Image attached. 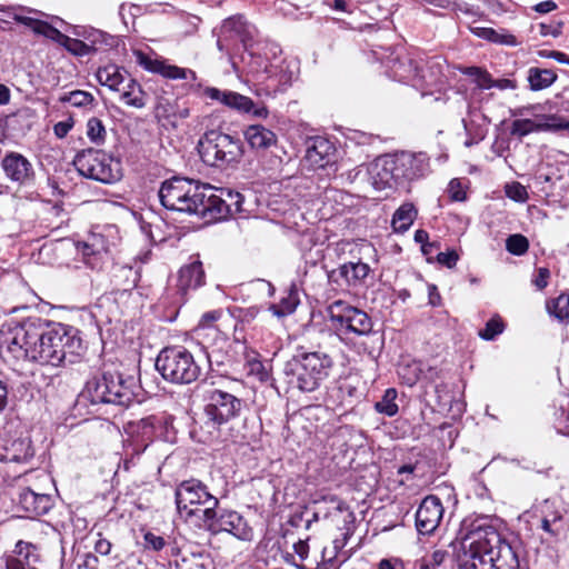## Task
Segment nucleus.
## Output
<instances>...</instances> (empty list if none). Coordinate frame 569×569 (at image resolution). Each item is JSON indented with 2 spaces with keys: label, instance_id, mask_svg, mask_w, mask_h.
I'll return each mask as SVG.
<instances>
[{
  "label": "nucleus",
  "instance_id": "30",
  "mask_svg": "<svg viewBox=\"0 0 569 569\" xmlns=\"http://www.w3.org/2000/svg\"><path fill=\"white\" fill-rule=\"evenodd\" d=\"M34 456V450L30 438H17L10 440L4 446V453L2 460L7 462L26 463L29 462Z\"/></svg>",
  "mask_w": 569,
  "mask_h": 569
},
{
  "label": "nucleus",
  "instance_id": "17",
  "mask_svg": "<svg viewBox=\"0 0 569 569\" xmlns=\"http://www.w3.org/2000/svg\"><path fill=\"white\" fill-rule=\"evenodd\" d=\"M203 527L212 533L224 531L242 540L248 539L250 533V529L243 517L237 511L227 509L219 511L213 509L210 519H207Z\"/></svg>",
  "mask_w": 569,
  "mask_h": 569
},
{
  "label": "nucleus",
  "instance_id": "38",
  "mask_svg": "<svg viewBox=\"0 0 569 569\" xmlns=\"http://www.w3.org/2000/svg\"><path fill=\"white\" fill-rule=\"evenodd\" d=\"M449 558V552L445 548H433L426 552L420 559H417L418 569H439Z\"/></svg>",
  "mask_w": 569,
  "mask_h": 569
},
{
  "label": "nucleus",
  "instance_id": "63",
  "mask_svg": "<svg viewBox=\"0 0 569 569\" xmlns=\"http://www.w3.org/2000/svg\"><path fill=\"white\" fill-rule=\"evenodd\" d=\"M221 315H222L221 310H211V311L204 312L200 319L199 326L209 327L211 323H213L218 319H220Z\"/></svg>",
  "mask_w": 569,
  "mask_h": 569
},
{
  "label": "nucleus",
  "instance_id": "44",
  "mask_svg": "<svg viewBox=\"0 0 569 569\" xmlns=\"http://www.w3.org/2000/svg\"><path fill=\"white\" fill-rule=\"evenodd\" d=\"M535 516L540 519H550L551 521H561L562 516L560 511L556 508L555 502L546 499L540 503L535 506Z\"/></svg>",
  "mask_w": 569,
  "mask_h": 569
},
{
  "label": "nucleus",
  "instance_id": "45",
  "mask_svg": "<svg viewBox=\"0 0 569 569\" xmlns=\"http://www.w3.org/2000/svg\"><path fill=\"white\" fill-rule=\"evenodd\" d=\"M61 102H69L73 107L82 108L91 106L94 102V97L83 90H74L60 97Z\"/></svg>",
  "mask_w": 569,
  "mask_h": 569
},
{
  "label": "nucleus",
  "instance_id": "16",
  "mask_svg": "<svg viewBox=\"0 0 569 569\" xmlns=\"http://www.w3.org/2000/svg\"><path fill=\"white\" fill-rule=\"evenodd\" d=\"M430 171V159L426 152H393V179L408 181L425 177Z\"/></svg>",
  "mask_w": 569,
  "mask_h": 569
},
{
  "label": "nucleus",
  "instance_id": "39",
  "mask_svg": "<svg viewBox=\"0 0 569 569\" xmlns=\"http://www.w3.org/2000/svg\"><path fill=\"white\" fill-rule=\"evenodd\" d=\"M299 305L298 295L295 290H289L284 297L280 299L278 303H273L269 307V310L278 318H282L291 315Z\"/></svg>",
  "mask_w": 569,
  "mask_h": 569
},
{
  "label": "nucleus",
  "instance_id": "64",
  "mask_svg": "<svg viewBox=\"0 0 569 569\" xmlns=\"http://www.w3.org/2000/svg\"><path fill=\"white\" fill-rule=\"evenodd\" d=\"M72 126L71 121H59L53 126V132L58 138L62 139L69 133Z\"/></svg>",
  "mask_w": 569,
  "mask_h": 569
},
{
  "label": "nucleus",
  "instance_id": "50",
  "mask_svg": "<svg viewBox=\"0 0 569 569\" xmlns=\"http://www.w3.org/2000/svg\"><path fill=\"white\" fill-rule=\"evenodd\" d=\"M388 163V156H383L378 158L375 169H378L380 166L382 167L381 171H377L378 180L375 183L378 188H386L389 186L391 181V171L388 170L385 166Z\"/></svg>",
  "mask_w": 569,
  "mask_h": 569
},
{
  "label": "nucleus",
  "instance_id": "42",
  "mask_svg": "<svg viewBox=\"0 0 569 569\" xmlns=\"http://www.w3.org/2000/svg\"><path fill=\"white\" fill-rule=\"evenodd\" d=\"M70 53L77 57H84L93 54L98 51V48L94 46H89L88 42H84L79 39L67 37L62 44Z\"/></svg>",
  "mask_w": 569,
  "mask_h": 569
},
{
  "label": "nucleus",
  "instance_id": "11",
  "mask_svg": "<svg viewBox=\"0 0 569 569\" xmlns=\"http://www.w3.org/2000/svg\"><path fill=\"white\" fill-rule=\"evenodd\" d=\"M328 318L331 327L340 336L349 338L353 336H366L372 330V321L370 317L361 309L350 303L336 300L328 308Z\"/></svg>",
  "mask_w": 569,
  "mask_h": 569
},
{
  "label": "nucleus",
  "instance_id": "28",
  "mask_svg": "<svg viewBox=\"0 0 569 569\" xmlns=\"http://www.w3.org/2000/svg\"><path fill=\"white\" fill-rule=\"evenodd\" d=\"M204 271L200 260H193L180 268L178 274V291L186 296L190 290H196L204 284Z\"/></svg>",
  "mask_w": 569,
  "mask_h": 569
},
{
  "label": "nucleus",
  "instance_id": "59",
  "mask_svg": "<svg viewBox=\"0 0 569 569\" xmlns=\"http://www.w3.org/2000/svg\"><path fill=\"white\" fill-rule=\"evenodd\" d=\"M541 529L551 537H556L561 531V521H551L550 519H540Z\"/></svg>",
  "mask_w": 569,
  "mask_h": 569
},
{
  "label": "nucleus",
  "instance_id": "46",
  "mask_svg": "<svg viewBox=\"0 0 569 569\" xmlns=\"http://www.w3.org/2000/svg\"><path fill=\"white\" fill-rule=\"evenodd\" d=\"M539 131L558 132L569 129V121L556 114L546 116L538 120Z\"/></svg>",
  "mask_w": 569,
  "mask_h": 569
},
{
  "label": "nucleus",
  "instance_id": "34",
  "mask_svg": "<svg viewBox=\"0 0 569 569\" xmlns=\"http://www.w3.org/2000/svg\"><path fill=\"white\" fill-rule=\"evenodd\" d=\"M471 32L476 37L485 39L496 44L517 47L521 43L516 36H513L506 29L496 30L493 28L487 27H473L471 28Z\"/></svg>",
  "mask_w": 569,
  "mask_h": 569
},
{
  "label": "nucleus",
  "instance_id": "3",
  "mask_svg": "<svg viewBox=\"0 0 569 569\" xmlns=\"http://www.w3.org/2000/svg\"><path fill=\"white\" fill-rule=\"evenodd\" d=\"M445 67L440 57L422 58L412 53H398L393 60V81L425 97L445 83Z\"/></svg>",
  "mask_w": 569,
  "mask_h": 569
},
{
  "label": "nucleus",
  "instance_id": "18",
  "mask_svg": "<svg viewBox=\"0 0 569 569\" xmlns=\"http://www.w3.org/2000/svg\"><path fill=\"white\" fill-rule=\"evenodd\" d=\"M4 177L18 186H31L36 179L32 163L20 152L9 151L1 159Z\"/></svg>",
  "mask_w": 569,
  "mask_h": 569
},
{
  "label": "nucleus",
  "instance_id": "9",
  "mask_svg": "<svg viewBox=\"0 0 569 569\" xmlns=\"http://www.w3.org/2000/svg\"><path fill=\"white\" fill-rule=\"evenodd\" d=\"M156 369L167 381L188 385L196 381L201 372L193 355L183 347H170L160 351Z\"/></svg>",
  "mask_w": 569,
  "mask_h": 569
},
{
  "label": "nucleus",
  "instance_id": "58",
  "mask_svg": "<svg viewBox=\"0 0 569 569\" xmlns=\"http://www.w3.org/2000/svg\"><path fill=\"white\" fill-rule=\"evenodd\" d=\"M550 278V271L548 268H539L537 274L532 279V283L539 289L542 290L548 286V280Z\"/></svg>",
  "mask_w": 569,
  "mask_h": 569
},
{
  "label": "nucleus",
  "instance_id": "23",
  "mask_svg": "<svg viewBox=\"0 0 569 569\" xmlns=\"http://www.w3.org/2000/svg\"><path fill=\"white\" fill-rule=\"evenodd\" d=\"M335 147L322 137L310 138L307 142L305 161L311 169H326L335 164Z\"/></svg>",
  "mask_w": 569,
  "mask_h": 569
},
{
  "label": "nucleus",
  "instance_id": "33",
  "mask_svg": "<svg viewBox=\"0 0 569 569\" xmlns=\"http://www.w3.org/2000/svg\"><path fill=\"white\" fill-rule=\"evenodd\" d=\"M128 77L130 74L116 64L100 67L96 73V78L101 86L116 92L121 91V87L127 82Z\"/></svg>",
  "mask_w": 569,
  "mask_h": 569
},
{
  "label": "nucleus",
  "instance_id": "22",
  "mask_svg": "<svg viewBox=\"0 0 569 569\" xmlns=\"http://www.w3.org/2000/svg\"><path fill=\"white\" fill-rule=\"evenodd\" d=\"M254 36V27L248 23L240 14L226 19L221 26V38L218 39L217 46L223 51L226 40L238 39L244 49L250 46Z\"/></svg>",
  "mask_w": 569,
  "mask_h": 569
},
{
  "label": "nucleus",
  "instance_id": "43",
  "mask_svg": "<svg viewBox=\"0 0 569 569\" xmlns=\"http://www.w3.org/2000/svg\"><path fill=\"white\" fill-rule=\"evenodd\" d=\"M506 249L513 256H523L529 249V240L521 233L510 234L506 239Z\"/></svg>",
  "mask_w": 569,
  "mask_h": 569
},
{
  "label": "nucleus",
  "instance_id": "56",
  "mask_svg": "<svg viewBox=\"0 0 569 569\" xmlns=\"http://www.w3.org/2000/svg\"><path fill=\"white\" fill-rule=\"evenodd\" d=\"M448 193L451 200L462 201L466 199V192L458 179H452L448 186Z\"/></svg>",
  "mask_w": 569,
  "mask_h": 569
},
{
  "label": "nucleus",
  "instance_id": "60",
  "mask_svg": "<svg viewBox=\"0 0 569 569\" xmlns=\"http://www.w3.org/2000/svg\"><path fill=\"white\" fill-rule=\"evenodd\" d=\"M462 123H463V128H465L467 134L469 136V138L465 141L466 147L469 148V147L478 143L479 141H481L485 138V133L481 131H479L475 136H472L471 134V123L468 122L467 120L463 119Z\"/></svg>",
  "mask_w": 569,
  "mask_h": 569
},
{
  "label": "nucleus",
  "instance_id": "13",
  "mask_svg": "<svg viewBox=\"0 0 569 569\" xmlns=\"http://www.w3.org/2000/svg\"><path fill=\"white\" fill-rule=\"evenodd\" d=\"M49 336L47 337L50 351L57 350V357L51 366H59L64 360L70 363L76 361V358L80 356L83 350L82 339L79 335V330L62 323H49L48 322Z\"/></svg>",
  "mask_w": 569,
  "mask_h": 569
},
{
  "label": "nucleus",
  "instance_id": "27",
  "mask_svg": "<svg viewBox=\"0 0 569 569\" xmlns=\"http://www.w3.org/2000/svg\"><path fill=\"white\" fill-rule=\"evenodd\" d=\"M53 500L50 495L38 493L30 488H23L18 496V508L26 518H37L48 513L52 508Z\"/></svg>",
  "mask_w": 569,
  "mask_h": 569
},
{
  "label": "nucleus",
  "instance_id": "36",
  "mask_svg": "<svg viewBox=\"0 0 569 569\" xmlns=\"http://www.w3.org/2000/svg\"><path fill=\"white\" fill-rule=\"evenodd\" d=\"M418 216V210L411 202L401 204L393 212V232H406Z\"/></svg>",
  "mask_w": 569,
  "mask_h": 569
},
{
  "label": "nucleus",
  "instance_id": "1",
  "mask_svg": "<svg viewBox=\"0 0 569 569\" xmlns=\"http://www.w3.org/2000/svg\"><path fill=\"white\" fill-rule=\"evenodd\" d=\"M496 520L486 516L466 518L459 538L468 551L459 569H518V556L501 537Z\"/></svg>",
  "mask_w": 569,
  "mask_h": 569
},
{
  "label": "nucleus",
  "instance_id": "35",
  "mask_svg": "<svg viewBox=\"0 0 569 569\" xmlns=\"http://www.w3.org/2000/svg\"><path fill=\"white\" fill-rule=\"evenodd\" d=\"M539 179L552 184L563 181V186L567 188L569 181V156L562 154L559 159L549 163L548 171L545 174H540Z\"/></svg>",
  "mask_w": 569,
  "mask_h": 569
},
{
  "label": "nucleus",
  "instance_id": "4",
  "mask_svg": "<svg viewBox=\"0 0 569 569\" xmlns=\"http://www.w3.org/2000/svg\"><path fill=\"white\" fill-rule=\"evenodd\" d=\"M207 191H210V184L176 176L161 183L158 196L166 209L203 219L206 199H210Z\"/></svg>",
  "mask_w": 569,
  "mask_h": 569
},
{
  "label": "nucleus",
  "instance_id": "6",
  "mask_svg": "<svg viewBox=\"0 0 569 569\" xmlns=\"http://www.w3.org/2000/svg\"><path fill=\"white\" fill-rule=\"evenodd\" d=\"M133 377H124L117 370L103 369L90 378L82 391V397L92 405L108 403L129 406L136 398Z\"/></svg>",
  "mask_w": 569,
  "mask_h": 569
},
{
  "label": "nucleus",
  "instance_id": "2",
  "mask_svg": "<svg viewBox=\"0 0 569 569\" xmlns=\"http://www.w3.org/2000/svg\"><path fill=\"white\" fill-rule=\"evenodd\" d=\"M48 322L40 318H28L21 323L3 327L0 331V353L6 360L32 361L51 365L58 355L50 351L47 340Z\"/></svg>",
  "mask_w": 569,
  "mask_h": 569
},
{
  "label": "nucleus",
  "instance_id": "40",
  "mask_svg": "<svg viewBox=\"0 0 569 569\" xmlns=\"http://www.w3.org/2000/svg\"><path fill=\"white\" fill-rule=\"evenodd\" d=\"M549 315L562 323H569V295L561 293L556 299L547 302Z\"/></svg>",
  "mask_w": 569,
  "mask_h": 569
},
{
  "label": "nucleus",
  "instance_id": "51",
  "mask_svg": "<svg viewBox=\"0 0 569 569\" xmlns=\"http://www.w3.org/2000/svg\"><path fill=\"white\" fill-rule=\"evenodd\" d=\"M38 34H42L46 38H49L56 42H58L59 44H63L64 40L67 39L68 36L63 34L62 32H60L57 28L52 27L51 24H49L48 22L46 21H42L38 31H37Z\"/></svg>",
  "mask_w": 569,
  "mask_h": 569
},
{
  "label": "nucleus",
  "instance_id": "25",
  "mask_svg": "<svg viewBox=\"0 0 569 569\" xmlns=\"http://www.w3.org/2000/svg\"><path fill=\"white\" fill-rule=\"evenodd\" d=\"M369 266L363 262H348L328 271V280L340 288L358 287L369 273Z\"/></svg>",
  "mask_w": 569,
  "mask_h": 569
},
{
  "label": "nucleus",
  "instance_id": "21",
  "mask_svg": "<svg viewBox=\"0 0 569 569\" xmlns=\"http://www.w3.org/2000/svg\"><path fill=\"white\" fill-rule=\"evenodd\" d=\"M163 425V419L156 416H148L127 425L126 431L133 438L134 451L140 453L153 441L157 430Z\"/></svg>",
  "mask_w": 569,
  "mask_h": 569
},
{
  "label": "nucleus",
  "instance_id": "47",
  "mask_svg": "<svg viewBox=\"0 0 569 569\" xmlns=\"http://www.w3.org/2000/svg\"><path fill=\"white\" fill-rule=\"evenodd\" d=\"M397 373L400 380L408 385L412 386L417 382L420 373L419 366L416 362L412 363H399Z\"/></svg>",
  "mask_w": 569,
  "mask_h": 569
},
{
  "label": "nucleus",
  "instance_id": "49",
  "mask_svg": "<svg viewBox=\"0 0 569 569\" xmlns=\"http://www.w3.org/2000/svg\"><path fill=\"white\" fill-rule=\"evenodd\" d=\"M503 329L505 325L501 318L499 316H495L486 323L485 329L479 331V336L483 340L491 341L502 333Z\"/></svg>",
  "mask_w": 569,
  "mask_h": 569
},
{
  "label": "nucleus",
  "instance_id": "7",
  "mask_svg": "<svg viewBox=\"0 0 569 569\" xmlns=\"http://www.w3.org/2000/svg\"><path fill=\"white\" fill-rule=\"evenodd\" d=\"M174 497L178 512L187 520L196 518L202 525L210 519L213 509H217L219 505L218 498L211 495L207 486L197 479L179 483Z\"/></svg>",
  "mask_w": 569,
  "mask_h": 569
},
{
  "label": "nucleus",
  "instance_id": "5",
  "mask_svg": "<svg viewBox=\"0 0 569 569\" xmlns=\"http://www.w3.org/2000/svg\"><path fill=\"white\" fill-rule=\"evenodd\" d=\"M332 367L333 360L328 353L303 352L286 362L283 375L290 387L301 392H312L328 379Z\"/></svg>",
  "mask_w": 569,
  "mask_h": 569
},
{
  "label": "nucleus",
  "instance_id": "12",
  "mask_svg": "<svg viewBox=\"0 0 569 569\" xmlns=\"http://www.w3.org/2000/svg\"><path fill=\"white\" fill-rule=\"evenodd\" d=\"M243 406V400L237 396L221 389H213L206 397L204 425L212 430H219L221 426L238 418Z\"/></svg>",
  "mask_w": 569,
  "mask_h": 569
},
{
  "label": "nucleus",
  "instance_id": "8",
  "mask_svg": "<svg viewBox=\"0 0 569 569\" xmlns=\"http://www.w3.org/2000/svg\"><path fill=\"white\" fill-rule=\"evenodd\" d=\"M198 150L206 164L226 168L240 161L243 154V144L237 137L218 130H209L200 138Z\"/></svg>",
  "mask_w": 569,
  "mask_h": 569
},
{
  "label": "nucleus",
  "instance_id": "31",
  "mask_svg": "<svg viewBox=\"0 0 569 569\" xmlns=\"http://www.w3.org/2000/svg\"><path fill=\"white\" fill-rule=\"evenodd\" d=\"M243 134L249 146L256 150H266L277 143L276 133L261 124L247 127Z\"/></svg>",
  "mask_w": 569,
  "mask_h": 569
},
{
  "label": "nucleus",
  "instance_id": "41",
  "mask_svg": "<svg viewBox=\"0 0 569 569\" xmlns=\"http://www.w3.org/2000/svg\"><path fill=\"white\" fill-rule=\"evenodd\" d=\"M86 133L88 139L97 146L102 144L107 138V130L103 122L96 117H92L87 121Z\"/></svg>",
  "mask_w": 569,
  "mask_h": 569
},
{
  "label": "nucleus",
  "instance_id": "52",
  "mask_svg": "<svg viewBox=\"0 0 569 569\" xmlns=\"http://www.w3.org/2000/svg\"><path fill=\"white\" fill-rule=\"evenodd\" d=\"M506 194L511 200L525 202L528 199L526 188L519 182H512L506 186Z\"/></svg>",
  "mask_w": 569,
  "mask_h": 569
},
{
  "label": "nucleus",
  "instance_id": "14",
  "mask_svg": "<svg viewBox=\"0 0 569 569\" xmlns=\"http://www.w3.org/2000/svg\"><path fill=\"white\" fill-rule=\"evenodd\" d=\"M206 210L203 219L207 221H218L228 218L234 213L243 211V196L231 189H216L210 186L207 191Z\"/></svg>",
  "mask_w": 569,
  "mask_h": 569
},
{
  "label": "nucleus",
  "instance_id": "10",
  "mask_svg": "<svg viewBox=\"0 0 569 569\" xmlns=\"http://www.w3.org/2000/svg\"><path fill=\"white\" fill-rule=\"evenodd\" d=\"M73 164L81 176L102 183H114L122 177L120 160L99 149L88 148L79 151Z\"/></svg>",
  "mask_w": 569,
  "mask_h": 569
},
{
  "label": "nucleus",
  "instance_id": "29",
  "mask_svg": "<svg viewBox=\"0 0 569 569\" xmlns=\"http://www.w3.org/2000/svg\"><path fill=\"white\" fill-rule=\"evenodd\" d=\"M293 63L287 60H282L279 64H270L266 68L268 73L267 87L273 92H282L291 86L292 80L296 76Z\"/></svg>",
  "mask_w": 569,
  "mask_h": 569
},
{
  "label": "nucleus",
  "instance_id": "26",
  "mask_svg": "<svg viewBox=\"0 0 569 569\" xmlns=\"http://www.w3.org/2000/svg\"><path fill=\"white\" fill-rule=\"evenodd\" d=\"M40 553L36 545L19 540L10 555L6 556V569H39Z\"/></svg>",
  "mask_w": 569,
  "mask_h": 569
},
{
  "label": "nucleus",
  "instance_id": "61",
  "mask_svg": "<svg viewBox=\"0 0 569 569\" xmlns=\"http://www.w3.org/2000/svg\"><path fill=\"white\" fill-rule=\"evenodd\" d=\"M13 20L19 22V23H22L29 28H31L36 33L42 22V20H39V19H34V18H31V17H27V16H22V14H18V13H14L12 16Z\"/></svg>",
  "mask_w": 569,
  "mask_h": 569
},
{
  "label": "nucleus",
  "instance_id": "62",
  "mask_svg": "<svg viewBox=\"0 0 569 569\" xmlns=\"http://www.w3.org/2000/svg\"><path fill=\"white\" fill-rule=\"evenodd\" d=\"M119 271L126 277L128 282V284L123 287V290L127 291L134 288L137 284V272L130 267H122Z\"/></svg>",
  "mask_w": 569,
  "mask_h": 569
},
{
  "label": "nucleus",
  "instance_id": "19",
  "mask_svg": "<svg viewBox=\"0 0 569 569\" xmlns=\"http://www.w3.org/2000/svg\"><path fill=\"white\" fill-rule=\"evenodd\" d=\"M358 378H345L337 381L327 395L326 402L332 409L352 408L362 397V390L359 388Z\"/></svg>",
  "mask_w": 569,
  "mask_h": 569
},
{
  "label": "nucleus",
  "instance_id": "15",
  "mask_svg": "<svg viewBox=\"0 0 569 569\" xmlns=\"http://www.w3.org/2000/svg\"><path fill=\"white\" fill-rule=\"evenodd\" d=\"M203 96L242 114H250L258 119H267L269 116L264 103L254 102L251 98L236 91L207 87L203 89Z\"/></svg>",
  "mask_w": 569,
  "mask_h": 569
},
{
  "label": "nucleus",
  "instance_id": "55",
  "mask_svg": "<svg viewBox=\"0 0 569 569\" xmlns=\"http://www.w3.org/2000/svg\"><path fill=\"white\" fill-rule=\"evenodd\" d=\"M562 26L563 23L561 21L551 23H540V34L543 37L551 36L553 38H557L562 33Z\"/></svg>",
  "mask_w": 569,
  "mask_h": 569
},
{
  "label": "nucleus",
  "instance_id": "32",
  "mask_svg": "<svg viewBox=\"0 0 569 569\" xmlns=\"http://www.w3.org/2000/svg\"><path fill=\"white\" fill-rule=\"evenodd\" d=\"M118 93L120 101L126 106L141 109L147 104V93L141 84L131 76L127 78V82L123 83L121 91H118Z\"/></svg>",
  "mask_w": 569,
  "mask_h": 569
},
{
  "label": "nucleus",
  "instance_id": "54",
  "mask_svg": "<svg viewBox=\"0 0 569 569\" xmlns=\"http://www.w3.org/2000/svg\"><path fill=\"white\" fill-rule=\"evenodd\" d=\"M88 39L90 41L89 46H94L98 48V50L101 46L109 47L112 46L113 42V38L110 34H107L99 30H94L93 32H91Z\"/></svg>",
  "mask_w": 569,
  "mask_h": 569
},
{
  "label": "nucleus",
  "instance_id": "53",
  "mask_svg": "<svg viewBox=\"0 0 569 569\" xmlns=\"http://www.w3.org/2000/svg\"><path fill=\"white\" fill-rule=\"evenodd\" d=\"M144 540V549L152 550V551H160L166 546V540L161 536H157L150 531L146 532L143 536Z\"/></svg>",
  "mask_w": 569,
  "mask_h": 569
},
{
  "label": "nucleus",
  "instance_id": "37",
  "mask_svg": "<svg viewBox=\"0 0 569 569\" xmlns=\"http://www.w3.org/2000/svg\"><path fill=\"white\" fill-rule=\"evenodd\" d=\"M527 79L530 89L539 91L550 87L557 80V74L551 69L531 67L528 70Z\"/></svg>",
  "mask_w": 569,
  "mask_h": 569
},
{
  "label": "nucleus",
  "instance_id": "24",
  "mask_svg": "<svg viewBox=\"0 0 569 569\" xmlns=\"http://www.w3.org/2000/svg\"><path fill=\"white\" fill-rule=\"evenodd\" d=\"M134 56L139 66L144 70L159 73L164 78L177 80V79H191L196 80V72L191 69L180 68L178 66L169 64L164 60L152 59L147 53L138 50L134 51Z\"/></svg>",
  "mask_w": 569,
  "mask_h": 569
},
{
  "label": "nucleus",
  "instance_id": "57",
  "mask_svg": "<svg viewBox=\"0 0 569 569\" xmlns=\"http://www.w3.org/2000/svg\"><path fill=\"white\" fill-rule=\"evenodd\" d=\"M437 260L439 263L448 268H453L459 260V256L455 250H451L438 253Z\"/></svg>",
  "mask_w": 569,
  "mask_h": 569
},
{
  "label": "nucleus",
  "instance_id": "48",
  "mask_svg": "<svg viewBox=\"0 0 569 569\" xmlns=\"http://www.w3.org/2000/svg\"><path fill=\"white\" fill-rule=\"evenodd\" d=\"M531 132L539 131V122L531 119H517L511 124V134L519 138L525 137Z\"/></svg>",
  "mask_w": 569,
  "mask_h": 569
},
{
  "label": "nucleus",
  "instance_id": "20",
  "mask_svg": "<svg viewBox=\"0 0 569 569\" xmlns=\"http://www.w3.org/2000/svg\"><path fill=\"white\" fill-rule=\"evenodd\" d=\"M443 511L442 502L437 496H427L416 512L418 532L422 535L432 533L439 527Z\"/></svg>",
  "mask_w": 569,
  "mask_h": 569
}]
</instances>
